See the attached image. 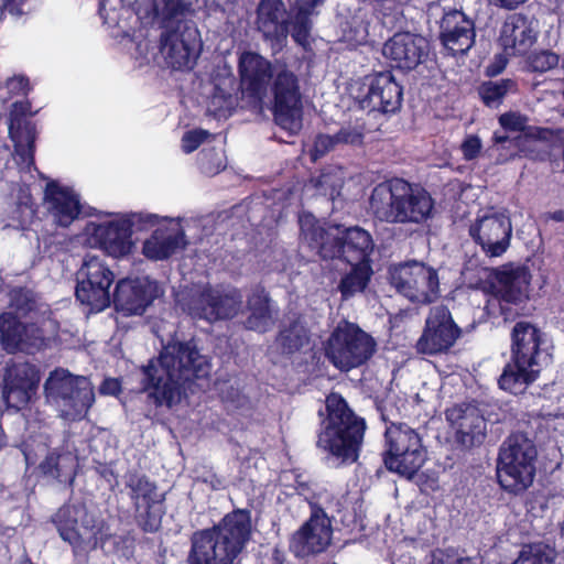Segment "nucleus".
Instances as JSON below:
<instances>
[{
  "label": "nucleus",
  "instance_id": "1",
  "mask_svg": "<svg viewBox=\"0 0 564 564\" xmlns=\"http://www.w3.org/2000/svg\"><path fill=\"white\" fill-rule=\"evenodd\" d=\"M209 361L200 354L194 339L170 341L159 356L141 366L140 387L156 408L178 404L188 392L194 393L195 380L208 376Z\"/></svg>",
  "mask_w": 564,
  "mask_h": 564
},
{
  "label": "nucleus",
  "instance_id": "2",
  "mask_svg": "<svg viewBox=\"0 0 564 564\" xmlns=\"http://www.w3.org/2000/svg\"><path fill=\"white\" fill-rule=\"evenodd\" d=\"M299 225L303 240L322 259L372 263L375 241L371 234L362 227L322 224L308 212L300 214Z\"/></svg>",
  "mask_w": 564,
  "mask_h": 564
},
{
  "label": "nucleus",
  "instance_id": "3",
  "mask_svg": "<svg viewBox=\"0 0 564 564\" xmlns=\"http://www.w3.org/2000/svg\"><path fill=\"white\" fill-rule=\"evenodd\" d=\"M251 532V512L235 509L212 528L193 532L187 564H234Z\"/></svg>",
  "mask_w": 564,
  "mask_h": 564
},
{
  "label": "nucleus",
  "instance_id": "4",
  "mask_svg": "<svg viewBox=\"0 0 564 564\" xmlns=\"http://www.w3.org/2000/svg\"><path fill=\"white\" fill-rule=\"evenodd\" d=\"M321 427L316 446L345 464L358 460L367 429L366 420L355 413L346 399L330 392L325 412L319 410Z\"/></svg>",
  "mask_w": 564,
  "mask_h": 564
},
{
  "label": "nucleus",
  "instance_id": "5",
  "mask_svg": "<svg viewBox=\"0 0 564 564\" xmlns=\"http://www.w3.org/2000/svg\"><path fill=\"white\" fill-rule=\"evenodd\" d=\"M369 204L373 216L389 224H422L434 209V199L423 186L401 177L377 184Z\"/></svg>",
  "mask_w": 564,
  "mask_h": 564
},
{
  "label": "nucleus",
  "instance_id": "6",
  "mask_svg": "<svg viewBox=\"0 0 564 564\" xmlns=\"http://www.w3.org/2000/svg\"><path fill=\"white\" fill-rule=\"evenodd\" d=\"M42 306L39 295L26 286L10 291L12 311L0 315V343L6 351L34 354L50 346V337L36 322L21 321L37 319L43 314Z\"/></svg>",
  "mask_w": 564,
  "mask_h": 564
},
{
  "label": "nucleus",
  "instance_id": "7",
  "mask_svg": "<svg viewBox=\"0 0 564 564\" xmlns=\"http://www.w3.org/2000/svg\"><path fill=\"white\" fill-rule=\"evenodd\" d=\"M544 344V334L539 327L517 322L511 332L510 360L498 378V387L517 395L533 384L540 378L542 364L550 357Z\"/></svg>",
  "mask_w": 564,
  "mask_h": 564
},
{
  "label": "nucleus",
  "instance_id": "8",
  "mask_svg": "<svg viewBox=\"0 0 564 564\" xmlns=\"http://www.w3.org/2000/svg\"><path fill=\"white\" fill-rule=\"evenodd\" d=\"M324 0H296L288 11L283 0H259L254 24L265 41L282 45L289 34L293 41L305 46L313 30V17Z\"/></svg>",
  "mask_w": 564,
  "mask_h": 564
},
{
  "label": "nucleus",
  "instance_id": "9",
  "mask_svg": "<svg viewBox=\"0 0 564 564\" xmlns=\"http://www.w3.org/2000/svg\"><path fill=\"white\" fill-rule=\"evenodd\" d=\"M531 281V271L524 264L510 262L494 269L490 296L485 305L487 316L502 317L505 322L516 321L530 300Z\"/></svg>",
  "mask_w": 564,
  "mask_h": 564
},
{
  "label": "nucleus",
  "instance_id": "10",
  "mask_svg": "<svg viewBox=\"0 0 564 564\" xmlns=\"http://www.w3.org/2000/svg\"><path fill=\"white\" fill-rule=\"evenodd\" d=\"M52 522L76 555L104 547L110 538L109 525L89 513L84 505H63L53 514Z\"/></svg>",
  "mask_w": 564,
  "mask_h": 564
},
{
  "label": "nucleus",
  "instance_id": "11",
  "mask_svg": "<svg viewBox=\"0 0 564 564\" xmlns=\"http://www.w3.org/2000/svg\"><path fill=\"white\" fill-rule=\"evenodd\" d=\"M535 445L524 435H511L501 445L497 459V479L511 494L527 490L535 476Z\"/></svg>",
  "mask_w": 564,
  "mask_h": 564
},
{
  "label": "nucleus",
  "instance_id": "12",
  "mask_svg": "<svg viewBox=\"0 0 564 564\" xmlns=\"http://www.w3.org/2000/svg\"><path fill=\"white\" fill-rule=\"evenodd\" d=\"M427 451L416 430L406 423H390L384 431L382 462L387 470L412 479L426 460Z\"/></svg>",
  "mask_w": 564,
  "mask_h": 564
},
{
  "label": "nucleus",
  "instance_id": "13",
  "mask_svg": "<svg viewBox=\"0 0 564 564\" xmlns=\"http://www.w3.org/2000/svg\"><path fill=\"white\" fill-rule=\"evenodd\" d=\"M377 343L359 325L340 322L324 343L325 357L340 371L366 365L375 355Z\"/></svg>",
  "mask_w": 564,
  "mask_h": 564
},
{
  "label": "nucleus",
  "instance_id": "14",
  "mask_svg": "<svg viewBox=\"0 0 564 564\" xmlns=\"http://www.w3.org/2000/svg\"><path fill=\"white\" fill-rule=\"evenodd\" d=\"M388 281L412 303L432 304L441 297L438 270L424 261L411 259L390 264Z\"/></svg>",
  "mask_w": 564,
  "mask_h": 564
},
{
  "label": "nucleus",
  "instance_id": "15",
  "mask_svg": "<svg viewBox=\"0 0 564 564\" xmlns=\"http://www.w3.org/2000/svg\"><path fill=\"white\" fill-rule=\"evenodd\" d=\"M47 398L56 402L65 420H82L95 402L94 387L84 376H75L67 369L53 370L44 383Z\"/></svg>",
  "mask_w": 564,
  "mask_h": 564
},
{
  "label": "nucleus",
  "instance_id": "16",
  "mask_svg": "<svg viewBox=\"0 0 564 564\" xmlns=\"http://www.w3.org/2000/svg\"><path fill=\"white\" fill-rule=\"evenodd\" d=\"M242 293L237 288L206 284L186 293L182 308L194 319L210 324L234 318L242 305Z\"/></svg>",
  "mask_w": 564,
  "mask_h": 564
},
{
  "label": "nucleus",
  "instance_id": "17",
  "mask_svg": "<svg viewBox=\"0 0 564 564\" xmlns=\"http://www.w3.org/2000/svg\"><path fill=\"white\" fill-rule=\"evenodd\" d=\"M124 479L138 527L144 533L158 532L165 514V495L160 494L156 484L138 470H128Z\"/></svg>",
  "mask_w": 564,
  "mask_h": 564
},
{
  "label": "nucleus",
  "instance_id": "18",
  "mask_svg": "<svg viewBox=\"0 0 564 564\" xmlns=\"http://www.w3.org/2000/svg\"><path fill=\"white\" fill-rule=\"evenodd\" d=\"M426 15L429 24L434 22L438 25V39L453 56L464 55L475 45V22L462 10H446L440 3L432 2Z\"/></svg>",
  "mask_w": 564,
  "mask_h": 564
},
{
  "label": "nucleus",
  "instance_id": "19",
  "mask_svg": "<svg viewBox=\"0 0 564 564\" xmlns=\"http://www.w3.org/2000/svg\"><path fill=\"white\" fill-rule=\"evenodd\" d=\"M237 69L241 108L261 111L273 78L272 63L257 52L243 51L238 56Z\"/></svg>",
  "mask_w": 564,
  "mask_h": 564
},
{
  "label": "nucleus",
  "instance_id": "20",
  "mask_svg": "<svg viewBox=\"0 0 564 564\" xmlns=\"http://www.w3.org/2000/svg\"><path fill=\"white\" fill-rule=\"evenodd\" d=\"M273 117L284 130L297 132L302 129V94L299 77L286 67L272 78Z\"/></svg>",
  "mask_w": 564,
  "mask_h": 564
},
{
  "label": "nucleus",
  "instance_id": "21",
  "mask_svg": "<svg viewBox=\"0 0 564 564\" xmlns=\"http://www.w3.org/2000/svg\"><path fill=\"white\" fill-rule=\"evenodd\" d=\"M403 88L390 72H381L366 77L355 100L359 108L368 112L394 113L402 105Z\"/></svg>",
  "mask_w": 564,
  "mask_h": 564
},
{
  "label": "nucleus",
  "instance_id": "22",
  "mask_svg": "<svg viewBox=\"0 0 564 564\" xmlns=\"http://www.w3.org/2000/svg\"><path fill=\"white\" fill-rule=\"evenodd\" d=\"M462 335V328L455 323L446 306L433 308L423 332L415 344L419 354L436 356L447 352Z\"/></svg>",
  "mask_w": 564,
  "mask_h": 564
},
{
  "label": "nucleus",
  "instance_id": "23",
  "mask_svg": "<svg viewBox=\"0 0 564 564\" xmlns=\"http://www.w3.org/2000/svg\"><path fill=\"white\" fill-rule=\"evenodd\" d=\"M202 50V40L196 28L183 31L173 29L163 31L160 37V51L166 64L173 69H192Z\"/></svg>",
  "mask_w": 564,
  "mask_h": 564
},
{
  "label": "nucleus",
  "instance_id": "24",
  "mask_svg": "<svg viewBox=\"0 0 564 564\" xmlns=\"http://www.w3.org/2000/svg\"><path fill=\"white\" fill-rule=\"evenodd\" d=\"M511 234V220L503 213L486 214L469 227V236L488 257L502 256L510 246Z\"/></svg>",
  "mask_w": 564,
  "mask_h": 564
},
{
  "label": "nucleus",
  "instance_id": "25",
  "mask_svg": "<svg viewBox=\"0 0 564 564\" xmlns=\"http://www.w3.org/2000/svg\"><path fill=\"white\" fill-rule=\"evenodd\" d=\"M332 528L323 508L314 506L310 518L292 535L290 550L297 557L324 552L330 543Z\"/></svg>",
  "mask_w": 564,
  "mask_h": 564
},
{
  "label": "nucleus",
  "instance_id": "26",
  "mask_svg": "<svg viewBox=\"0 0 564 564\" xmlns=\"http://www.w3.org/2000/svg\"><path fill=\"white\" fill-rule=\"evenodd\" d=\"M39 368L29 362H17L6 369L2 399L7 409L18 412L25 408L40 383Z\"/></svg>",
  "mask_w": 564,
  "mask_h": 564
},
{
  "label": "nucleus",
  "instance_id": "27",
  "mask_svg": "<svg viewBox=\"0 0 564 564\" xmlns=\"http://www.w3.org/2000/svg\"><path fill=\"white\" fill-rule=\"evenodd\" d=\"M160 296L155 281L145 278L121 279L113 292V304L124 316L141 315Z\"/></svg>",
  "mask_w": 564,
  "mask_h": 564
},
{
  "label": "nucleus",
  "instance_id": "28",
  "mask_svg": "<svg viewBox=\"0 0 564 564\" xmlns=\"http://www.w3.org/2000/svg\"><path fill=\"white\" fill-rule=\"evenodd\" d=\"M430 52L425 37L411 32H398L382 47L383 56L390 66L401 70H413L423 63Z\"/></svg>",
  "mask_w": 564,
  "mask_h": 564
},
{
  "label": "nucleus",
  "instance_id": "29",
  "mask_svg": "<svg viewBox=\"0 0 564 564\" xmlns=\"http://www.w3.org/2000/svg\"><path fill=\"white\" fill-rule=\"evenodd\" d=\"M539 31L534 20L527 14L513 12L506 17L498 37L505 55H527L536 43Z\"/></svg>",
  "mask_w": 564,
  "mask_h": 564
},
{
  "label": "nucleus",
  "instance_id": "30",
  "mask_svg": "<svg viewBox=\"0 0 564 564\" xmlns=\"http://www.w3.org/2000/svg\"><path fill=\"white\" fill-rule=\"evenodd\" d=\"M446 420L455 429V441L465 448L481 444L486 438V421L479 410L462 403L445 411Z\"/></svg>",
  "mask_w": 564,
  "mask_h": 564
},
{
  "label": "nucleus",
  "instance_id": "31",
  "mask_svg": "<svg viewBox=\"0 0 564 564\" xmlns=\"http://www.w3.org/2000/svg\"><path fill=\"white\" fill-rule=\"evenodd\" d=\"M91 226L90 237L106 254L120 259L131 253L134 243L120 214L113 220Z\"/></svg>",
  "mask_w": 564,
  "mask_h": 564
},
{
  "label": "nucleus",
  "instance_id": "32",
  "mask_svg": "<svg viewBox=\"0 0 564 564\" xmlns=\"http://www.w3.org/2000/svg\"><path fill=\"white\" fill-rule=\"evenodd\" d=\"M44 202L48 213L61 227L70 226L82 214L79 195L73 188L59 185L55 180L46 183Z\"/></svg>",
  "mask_w": 564,
  "mask_h": 564
},
{
  "label": "nucleus",
  "instance_id": "33",
  "mask_svg": "<svg viewBox=\"0 0 564 564\" xmlns=\"http://www.w3.org/2000/svg\"><path fill=\"white\" fill-rule=\"evenodd\" d=\"M191 12L192 3L186 0H150L144 11L164 31L180 29Z\"/></svg>",
  "mask_w": 564,
  "mask_h": 564
},
{
  "label": "nucleus",
  "instance_id": "34",
  "mask_svg": "<svg viewBox=\"0 0 564 564\" xmlns=\"http://www.w3.org/2000/svg\"><path fill=\"white\" fill-rule=\"evenodd\" d=\"M213 93L208 100V111L217 119L228 118L239 105L236 78L232 74L213 78Z\"/></svg>",
  "mask_w": 564,
  "mask_h": 564
},
{
  "label": "nucleus",
  "instance_id": "35",
  "mask_svg": "<svg viewBox=\"0 0 564 564\" xmlns=\"http://www.w3.org/2000/svg\"><path fill=\"white\" fill-rule=\"evenodd\" d=\"M270 295L265 288L257 284L247 296V310L250 312L245 321L246 328L265 333L272 323Z\"/></svg>",
  "mask_w": 564,
  "mask_h": 564
},
{
  "label": "nucleus",
  "instance_id": "36",
  "mask_svg": "<svg viewBox=\"0 0 564 564\" xmlns=\"http://www.w3.org/2000/svg\"><path fill=\"white\" fill-rule=\"evenodd\" d=\"M77 468L76 454L66 448H53L39 465V469L44 476L53 477L61 482H73Z\"/></svg>",
  "mask_w": 564,
  "mask_h": 564
},
{
  "label": "nucleus",
  "instance_id": "37",
  "mask_svg": "<svg viewBox=\"0 0 564 564\" xmlns=\"http://www.w3.org/2000/svg\"><path fill=\"white\" fill-rule=\"evenodd\" d=\"M9 133L14 143V151L20 158L21 163L30 169L35 164V124L31 121L22 122L17 119H11Z\"/></svg>",
  "mask_w": 564,
  "mask_h": 564
},
{
  "label": "nucleus",
  "instance_id": "38",
  "mask_svg": "<svg viewBox=\"0 0 564 564\" xmlns=\"http://www.w3.org/2000/svg\"><path fill=\"white\" fill-rule=\"evenodd\" d=\"M184 239L182 230L175 234H166L162 229H155L151 237L143 242L142 253L149 260H165L176 252Z\"/></svg>",
  "mask_w": 564,
  "mask_h": 564
},
{
  "label": "nucleus",
  "instance_id": "39",
  "mask_svg": "<svg viewBox=\"0 0 564 564\" xmlns=\"http://www.w3.org/2000/svg\"><path fill=\"white\" fill-rule=\"evenodd\" d=\"M275 341L283 355L292 356L302 351L311 341V333L306 325L299 319L289 323L280 329Z\"/></svg>",
  "mask_w": 564,
  "mask_h": 564
},
{
  "label": "nucleus",
  "instance_id": "40",
  "mask_svg": "<svg viewBox=\"0 0 564 564\" xmlns=\"http://www.w3.org/2000/svg\"><path fill=\"white\" fill-rule=\"evenodd\" d=\"M350 270L346 272L337 286L341 300H348L357 293L364 292L373 274L371 263H348Z\"/></svg>",
  "mask_w": 564,
  "mask_h": 564
},
{
  "label": "nucleus",
  "instance_id": "41",
  "mask_svg": "<svg viewBox=\"0 0 564 564\" xmlns=\"http://www.w3.org/2000/svg\"><path fill=\"white\" fill-rule=\"evenodd\" d=\"M110 286V284L100 281L77 280L75 295L82 304L89 306L91 310L102 311L111 303Z\"/></svg>",
  "mask_w": 564,
  "mask_h": 564
},
{
  "label": "nucleus",
  "instance_id": "42",
  "mask_svg": "<svg viewBox=\"0 0 564 564\" xmlns=\"http://www.w3.org/2000/svg\"><path fill=\"white\" fill-rule=\"evenodd\" d=\"M478 95L482 104L492 109L499 108L509 94H517L518 83L511 78L487 80L479 85Z\"/></svg>",
  "mask_w": 564,
  "mask_h": 564
},
{
  "label": "nucleus",
  "instance_id": "43",
  "mask_svg": "<svg viewBox=\"0 0 564 564\" xmlns=\"http://www.w3.org/2000/svg\"><path fill=\"white\" fill-rule=\"evenodd\" d=\"M77 280L89 282L100 281L111 285L115 280V274L98 257L87 256L77 273Z\"/></svg>",
  "mask_w": 564,
  "mask_h": 564
},
{
  "label": "nucleus",
  "instance_id": "44",
  "mask_svg": "<svg viewBox=\"0 0 564 564\" xmlns=\"http://www.w3.org/2000/svg\"><path fill=\"white\" fill-rule=\"evenodd\" d=\"M499 124L506 131L525 132V135L535 140L546 139L545 133L549 131L543 128L528 127V118L518 111H507L499 117Z\"/></svg>",
  "mask_w": 564,
  "mask_h": 564
},
{
  "label": "nucleus",
  "instance_id": "45",
  "mask_svg": "<svg viewBox=\"0 0 564 564\" xmlns=\"http://www.w3.org/2000/svg\"><path fill=\"white\" fill-rule=\"evenodd\" d=\"M554 550L546 543L524 544L512 564H553Z\"/></svg>",
  "mask_w": 564,
  "mask_h": 564
},
{
  "label": "nucleus",
  "instance_id": "46",
  "mask_svg": "<svg viewBox=\"0 0 564 564\" xmlns=\"http://www.w3.org/2000/svg\"><path fill=\"white\" fill-rule=\"evenodd\" d=\"M311 184L318 195L330 200H335L340 195L343 187V181L335 173L324 171L312 177Z\"/></svg>",
  "mask_w": 564,
  "mask_h": 564
},
{
  "label": "nucleus",
  "instance_id": "47",
  "mask_svg": "<svg viewBox=\"0 0 564 564\" xmlns=\"http://www.w3.org/2000/svg\"><path fill=\"white\" fill-rule=\"evenodd\" d=\"M560 62V56L551 50H539L530 53L525 59V68L532 73H546L554 69Z\"/></svg>",
  "mask_w": 564,
  "mask_h": 564
},
{
  "label": "nucleus",
  "instance_id": "48",
  "mask_svg": "<svg viewBox=\"0 0 564 564\" xmlns=\"http://www.w3.org/2000/svg\"><path fill=\"white\" fill-rule=\"evenodd\" d=\"M198 163L202 172L207 175H216L226 167L223 151L215 147L204 148L198 154Z\"/></svg>",
  "mask_w": 564,
  "mask_h": 564
},
{
  "label": "nucleus",
  "instance_id": "49",
  "mask_svg": "<svg viewBox=\"0 0 564 564\" xmlns=\"http://www.w3.org/2000/svg\"><path fill=\"white\" fill-rule=\"evenodd\" d=\"M123 224L128 227L130 234L132 235L133 231H148L155 227L160 218L155 214H145V213H124L120 214Z\"/></svg>",
  "mask_w": 564,
  "mask_h": 564
},
{
  "label": "nucleus",
  "instance_id": "50",
  "mask_svg": "<svg viewBox=\"0 0 564 564\" xmlns=\"http://www.w3.org/2000/svg\"><path fill=\"white\" fill-rule=\"evenodd\" d=\"M368 36L367 25L364 20L352 17L343 24V37L350 43L362 44Z\"/></svg>",
  "mask_w": 564,
  "mask_h": 564
},
{
  "label": "nucleus",
  "instance_id": "51",
  "mask_svg": "<svg viewBox=\"0 0 564 564\" xmlns=\"http://www.w3.org/2000/svg\"><path fill=\"white\" fill-rule=\"evenodd\" d=\"M338 144L360 145L364 143L365 132L362 126L344 124L334 133Z\"/></svg>",
  "mask_w": 564,
  "mask_h": 564
},
{
  "label": "nucleus",
  "instance_id": "52",
  "mask_svg": "<svg viewBox=\"0 0 564 564\" xmlns=\"http://www.w3.org/2000/svg\"><path fill=\"white\" fill-rule=\"evenodd\" d=\"M208 137L209 132L207 130L194 129L186 131L182 137V151L186 154L196 151Z\"/></svg>",
  "mask_w": 564,
  "mask_h": 564
},
{
  "label": "nucleus",
  "instance_id": "53",
  "mask_svg": "<svg viewBox=\"0 0 564 564\" xmlns=\"http://www.w3.org/2000/svg\"><path fill=\"white\" fill-rule=\"evenodd\" d=\"M482 149V143L477 134H467L460 144V151L464 160L473 161L476 160Z\"/></svg>",
  "mask_w": 564,
  "mask_h": 564
},
{
  "label": "nucleus",
  "instance_id": "54",
  "mask_svg": "<svg viewBox=\"0 0 564 564\" xmlns=\"http://www.w3.org/2000/svg\"><path fill=\"white\" fill-rule=\"evenodd\" d=\"M337 145L335 134L318 133L313 144L314 159L322 158Z\"/></svg>",
  "mask_w": 564,
  "mask_h": 564
},
{
  "label": "nucleus",
  "instance_id": "55",
  "mask_svg": "<svg viewBox=\"0 0 564 564\" xmlns=\"http://www.w3.org/2000/svg\"><path fill=\"white\" fill-rule=\"evenodd\" d=\"M28 1L29 0H2L1 12L6 11L12 17L21 18L25 13L23 7Z\"/></svg>",
  "mask_w": 564,
  "mask_h": 564
},
{
  "label": "nucleus",
  "instance_id": "56",
  "mask_svg": "<svg viewBox=\"0 0 564 564\" xmlns=\"http://www.w3.org/2000/svg\"><path fill=\"white\" fill-rule=\"evenodd\" d=\"M121 381L117 378H106L99 386L102 395H118L121 392Z\"/></svg>",
  "mask_w": 564,
  "mask_h": 564
},
{
  "label": "nucleus",
  "instance_id": "57",
  "mask_svg": "<svg viewBox=\"0 0 564 564\" xmlns=\"http://www.w3.org/2000/svg\"><path fill=\"white\" fill-rule=\"evenodd\" d=\"M7 87L11 93H26L30 89L29 78L25 76H14L7 82Z\"/></svg>",
  "mask_w": 564,
  "mask_h": 564
},
{
  "label": "nucleus",
  "instance_id": "58",
  "mask_svg": "<svg viewBox=\"0 0 564 564\" xmlns=\"http://www.w3.org/2000/svg\"><path fill=\"white\" fill-rule=\"evenodd\" d=\"M261 564H284L283 553L273 549L270 555L264 556Z\"/></svg>",
  "mask_w": 564,
  "mask_h": 564
},
{
  "label": "nucleus",
  "instance_id": "59",
  "mask_svg": "<svg viewBox=\"0 0 564 564\" xmlns=\"http://www.w3.org/2000/svg\"><path fill=\"white\" fill-rule=\"evenodd\" d=\"M543 218L549 221V220H553V221H556V223H564V210L563 209H557V210H554V212H547L543 215Z\"/></svg>",
  "mask_w": 564,
  "mask_h": 564
},
{
  "label": "nucleus",
  "instance_id": "60",
  "mask_svg": "<svg viewBox=\"0 0 564 564\" xmlns=\"http://www.w3.org/2000/svg\"><path fill=\"white\" fill-rule=\"evenodd\" d=\"M30 110V104L29 102H23V101H15L13 104V113L15 115H20V116H25Z\"/></svg>",
  "mask_w": 564,
  "mask_h": 564
},
{
  "label": "nucleus",
  "instance_id": "61",
  "mask_svg": "<svg viewBox=\"0 0 564 564\" xmlns=\"http://www.w3.org/2000/svg\"><path fill=\"white\" fill-rule=\"evenodd\" d=\"M508 141H510V138L506 133H501L499 131L494 132V134H492V143L494 144H503Z\"/></svg>",
  "mask_w": 564,
  "mask_h": 564
},
{
  "label": "nucleus",
  "instance_id": "62",
  "mask_svg": "<svg viewBox=\"0 0 564 564\" xmlns=\"http://www.w3.org/2000/svg\"><path fill=\"white\" fill-rule=\"evenodd\" d=\"M501 4V7L507 9H513L518 7L519 4L524 3L527 0H498Z\"/></svg>",
  "mask_w": 564,
  "mask_h": 564
},
{
  "label": "nucleus",
  "instance_id": "63",
  "mask_svg": "<svg viewBox=\"0 0 564 564\" xmlns=\"http://www.w3.org/2000/svg\"><path fill=\"white\" fill-rule=\"evenodd\" d=\"M506 66V62H503L502 65L500 66H497V67H488V75L490 76H496L498 75Z\"/></svg>",
  "mask_w": 564,
  "mask_h": 564
},
{
  "label": "nucleus",
  "instance_id": "64",
  "mask_svg": "<svg viewBox=\"0 0 564 564\" xmlns=\"http://www.w3.org/2000/svg\"><path fill=\"white\" fill-rule=\"evenodd\" d=\"M456 564H477L473 557H460L456 561Z\"/></svg>",
  "mask_w": 564,
  "mask_h": 564
}]
</instances>
